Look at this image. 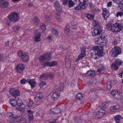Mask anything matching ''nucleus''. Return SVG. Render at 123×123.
Masks as SVG:
<instances>
[{"label":"nucleus","instance_id":"1","mask_svg":"<svg viewBox=\"0 0 123 123\" xmlns=\"http://www.w3.org/2000/svg\"><path fill=\"white\" fill-rule=\"evenodd\" d=\"M91 55L92 57L94 59H96L99 56L103 55V47L102 46L94 47L92 50Z\"/></svg>","mask_w":123,"mask_h":123},{"label":"nucleus","instance_id":"2","mask_svg":"<svg viewBox=\"0 0 123 123\" xmlns=\"http://www.w3.org/2000/svg\"><path fill=\"white\" fill-rule=\"evenodd\" d=\"M107 26L108 28H111V31L116 34L120 31L122 28V25L117 23H116L114 24L108 23Z\"/></svg>","mask_w":123,"mask_h":123},{"label":"nucleus","instance_id":"3","mask_svg":"<svg viewBox=\"0 0 123 123\" xmlns=\"http://www.w3.org/2000/svg\"><path fill=\"white\" fill-rule=\"evenodd\" d=\"M92 23L95 24L94 25L96 26L97 28L95 29L92 32V35L93 36H97L101 34L102 31L101 27H100L99 22L98 21L94 20L93 21Z\"/></svg>","mask_w":123,"mask_h":123},{"label":"nucleus","instance_id":"4","mask_svg":"<svg viewBox=\"0 0 123 123\" xmlns=\"http://www.w3.org/2000/svg\"><path fill=\"white\" fill-rule=\"evenodd\" d=\"M107 37L105 35L102 34L98 38L95 39V43L98 44L105 45L107 41Z\"/></svg>","mask_w":123,"mask_h":123},{"label":"nucleus","instance_id":"5","mask_svg":"<svg viewBox=\"0 0 123 123\" xmlns=\"http://www.w3.org/2000/svg\"><path fill=\"white\" fill-rule=\"evenodd\" d=\"M18 15V14L16 13H12L9 15L8 18L11 22H14L18 20L19 17Z\"/></svg>","mask_w":123,"mask_h":123},{"label":"nucleus","instance_id":"6","mask_svg":"<svg viewBox=\"0 0 123 123\" xmlns=\"http://www.w3.org/2000/svg\"><path fill=\"white\" fill-rule=\"evenodd\" d=\"M52 53L51 51L49 52H48L47 53L45 54H43L40 56L39 58L40 61L41 63H42L43 61L44 60H50L51 59V57L50 56Z\"/></svg>","mask_w":123,"mask_h":123},{"label":"nucleus","instance_id":"7","mask_svg":"<svg viewBox=\"0 0 123 123\" xmlns=\"http://www.w3.org/2000/svg\"><path fill=\"white\" fill-rule=\"evenodd\" d=\"M121 53V49L118 47H116L112 49V55L113 57L117 56L118 55Z\"/></svg>","mask_w":123,"mask_h":123},{"label":"nucleus","instance_id":"8","mask_svg":"<svg viewBox=\"0 0 123 123\" xmlns=\"http://www.w3.org/2000/svg\"><path fill=\"white\" fill-rule=\"evenodd\" d=\"M61 1L63 5H67L68 4L70 7L73 6L74 4L72 0H61Z\"/></svg>","mask_w":123,"mask_h":123},{"label":"nucleus","instance_id":"9","mask_svg":"<svg viewBox=\"0 0 123 123\" xmlns=\"http://www.w3.org/2000/svg\"><path fill=\"white\" fill-rule=\"evenodd\" d=\"M105 113V111L104 109H99L97 112L96 115L97 117L98 118H100L102 117L103 116Z\"/></svg>","mask_w":123,"mask_h":123},{"label":"nucleus","instance_id":"10","mask_svg":"<svg viewBox=\"0 0 123 123\" xmlns=\"http://www.w3.org/2000/svg\"><path fill=\"white\" fill-rule=\"evenodd\" d=\"M54 76V74L50 73L49 74H44L41 75L40 77V79L45 80L46 79L47 77H49L50 78H53Z\"/></svg>","mask_w":123,"mask_h":123},{"label":"nucleus","instance_id":"11","mask_svg":"<svg viewBox=\"0 0 123 123\" xmlns=\"http://www.w3.org/2000/svg\"><path fill=\"white\" fill-rule=\"evenodd\" d=\"M25 68V66L22 64H18L17 66L16 70L18 73H20Z\"/></svg>","mask_w":123,"mask_h":123},{"label":"nucleus","instance_id":"12","mask_svg":"<svg viewBox=\"0 0 123 123\" xmlns=\"http://www.w3.org/2000/svg\"><path fill=\"white\" fill-rule=\"evenodd\" d=\"M9 92L14 97L18 96L19 94V92L18 91L16 90L15 89H11Z\"/></svg>","mask_w":123,"mask_h":123},{"label":"nucleus","instance_id":"13","mask_svg":"<svg viewBox=\"0 0 123 123\" xmlns=\"http://www.w3.org/2000/svg\"><path fill=\"white\" fill-rule=\"evenodd\" d=\"M8 6V2L6 0H0V7L5 8L7 7Z\"/></svg>","mask_w":123,"mask_h":123},{"label":"nucleus","instance_id":"14","mask_svg":"<svg viewBox=\"0 0 123 123\" xmlns=\"http://www.w3.org/2000/svg\"><path fill=\"white\" fill-rule=\"evenodd\" d=\"M61 111V110L59 108H58L56 107L52 109L50 111V113L51 114H58L60 113Z\"/></svg>","mask_w":123,"mask_h":123},{"label":"nucleus","instance_id":"15","mask_svg":"<svg viewBox=\"0 0 123 123\" xmlns=\"http://www.w3.org/2000/svg\"><path fill=\"white\" fill-rule=\"evenodd\" d=\"M28 55L27 53H23L20 57L21 61L24 62L27 61L28 59Z\"/></svg>","mask_w":123,"mask_h":123},{"label":"nucleus","instance_id":"16","mask_svg":"<svg viewBox=\"0 0 123 123\" xmlns=\"http://www.w3.org/2000/svg\"><path fill=\"white\" fill-rule=\"evenodd\" d=\"M102 14L104 19H106L109 15V12L108 11L107 9L106 8H105L103 9Z\"/></svg>","mask_w":123,"mask_h":123},{"label":"nucleus","instance_id":"17","mask_svg":"<svg viewBox=\"0 0 123 123\" xmlns=\"http://www.w3.org/2000/svg\"><path fill=\"white\" fill-rule=\"evenodd\" d=\"M28 82L30 85L31 89H33L35 86L36 81L34 79H28Z\"/></svg>","mask_w":123,"mask_h":123},{"label":"nucleus","instance_id":"18","mask_svg":"<svg viewBox=\"0 0 123 123\" xmlns=\"http://www.w3.org/2000/svg\"><path fill=\"white\" fill-rule=\"evenodd\" d=\"M37 30L34 31V32L35 33V37L34 39L35 41L36 42H38L40 41V33L37 32Z\"/></svg>","mask_w":123,"mask_h":123},{"label":"nucleus","instance_id":"19","mask_svg":"<svg viewBox=\"0 0 123 123\" xmlns=\"http://www.w3.org/2000/svg\"><path fill=\"white\" fill-rule=\"evenodd\" d=\"M22 118H23V116H21L13 118L12 120L15 122H20L22 121Z\"/></svg>","mask_w":123,"mask_h":123},{"label":"nucleus","instance_id":"20","mask_svg":"<svg viewBox=\"0 0 123 123\" xmlns=\"http://www.w3.org/2000/svg\"><path fill=\"white\" fill-rule=\"evenodd\" d=\"M114 118L116 123H120L122 117L119 115H117L115 116Z\"/></svg>","mask_w":123,"mask_h":123},{"label":"nucleus","instance_id":"21","mask_svg":"<svg viewBox=\"0 0 123 123\" xmlns=\"http://www.w3.org/2000/svg\"><path fill=\"white\" fill-rule=\"evenodd\" d=\"M86 74L90 77H94L95 75V72L94 70H90L87 72Z\"/></svg>","mask_w":123,"mask_h":123},{"label":"nucleus","instance_id":"22","mask_svg":"<svg viewBox=\"0 0 123 123\" xmlns=\"http://www.w3.org/2000/svg\"><path fill=\"white\" fill-rule=\"evenodd\" d=\"M32 23L33 25H37L39 24V20L37 17H35L33 19Z\"/></svg>","mask_w":123,"mask_h":123},{"label":"nucleus","instance_id":"23","mask_svg":"<svg viewBox=\"0 0 123 123\" xmlns=\"http://www.w3.org/2000/svg\"><path fill=\"white\" fill-rule=\"evenodd\" d=\"M82 4V2H80L78 4V5L76 7L74 8L75 10H81L82 9H84V6H82L81 4Z\"/></svg>","mask_w":123,"mask_h":123},{"label":"nucleus","instance_id":"24","mask_svg":"<svg viewBox=\"0 0 123 123\" xmlns=\"http://www.w3.org/2000/svg\"><path fill=\"white\" fill-rule=\"evenodd\" d=\"M43 94L42 93L39 92L36 95V97L35 98L37 99L38 101H39L43 97Z\"/></svg>","mask_w":123,"mask_h":123},{"label":"nucleus","instance_id":"25","mask_svg":"<svg viewBox=\"0 0 123 123\" xmlns=\"http://www.w3.org/2000/svg\"><path fill=\"white\" fill-rule=\"evenodd\" d=\"M9 102L10 104L12 106H15L17 105V103H18L17 102V101L16 100V99L15 100L13 99H10Z\"/></svg>","mask_w":123,"mask_h":123},{"label":"nucleus","instance_id":"26","mask_svg":"<svg viewBox=\"0 0 123 123\" xmlns=\"http://www.w3.org/2000/svg\"><path fill=\"white\" fill-rule=\"evenodd\" d=\"M58 93L57 92H54L51 96V98L54 100H56L58 98Z\"/></svg>","mask_w":123,"mask_h":123},{"label":"nucleus","instance_id":"27","mask_svg":"<svg viewBox=\"0 0 123 123\" xmlns=\"http://www.w3.org/2000/svg\"><path fill=\"white\" fill-rule=\"evenodd\" d=\"M27 112L29 114V120H31L33 118V117L32 115L33 112L31 110H28L27 111Z\"/></svg>","mask_w":123,"mask_h":123},{"label":"nucleus","instance_id":"28","mask_svg":"<svg viewBox=\"0 0 123 123\" xmlns=\"http://www.w3.org/2000/svg\"><path fill=\"white\" fill-rule=\"evenodd\" d=\"M123 61L119 59H117L115 61V63L118 66L121 65L123 63Z\"/></svg>","mask_w":123,"mask_h":123},{"label":"nucleus","instance_id":"29","mask_svg":"<svg viewBox=\"0 0 123 123\" xmlns=\"http://www.w3.org/2000/svg\"><path fill=\"white\" fill-rule=\"evenodd\" d=\"M55 8L57 10H58L60 7L59 4L57 1H56L54 4Z\"/></svg>","mask_w":123,"mask_h":123},{"label":"nucleus","instance_id":"30","mask_svg":"<svg viewBox=\"0 0 123 123\" xmlns=\"http://www.w3.org/2000/svg\"><path fill=\"white\" fill-rule=\"evenodd\" d=\"M111 68L112 69L117 70L118 69V67L115 63H113L111 65Z\"/></svg>","mask_w":123,"mask_h":123},{"label":"nucleus","instance_id":"31","mask_svg":"<svg viewBox=\"0 0 123 123\" xmlns=\"http://www.w3.org/2000/svg\"><path fill=\"white\" fill-rule=\"evenodd\" d=\"M117 95L116 96H115V97L117 99L120 100L122 99L123 97L121 93H118Z\"/></svg>","mask_w":123,"mask_h":123},{"label":"nucleus","instance_id":"32","mask_svg":"<svg viewBox=\"0 0 123 123\" xmlns=\"http://www.w3.org/2000/svg\"><path fill=\"white\" fill-rule=\"evenodd\" d=\"M75 97L77 99L81 100L83 98V96L81 94L79 93L76 95V96Z\"/></svg>","mask_w":123,"mask_h":123},{"label":"nucleus","instance_id":"33","mask_svg":"<svg viewBox=\"0 0 123 123\" xmlns=\"http://www.w3.org/2000/svg\"><path fill=\"white\" fill-rule=\"evenodd\" d=\"M19 26L18 25L15 26H14L13 28L14 30V31L15 32H17L19 31Z\"/></svg>","mask_w":123,"mask_h":123},{"label":"nucleus","instance_id":"34","mask_svg":"<svg viewBox=\"0 0 123 123\" xmlns=\"http://www.w3.org/2000/svg\"><path fill=\"white\" fill-rule=\"evenodd\" d=\"M40 26L42 30L43 31H44L46 30L45 25L43 23L40 24Z\"/></svg>","mask_w":123,"mask_h":123},{"label":"nucleus","instance_id":"35","mask_svg":"<svg viewBox=\"0 0 123 123\" xmlns=\"http://www.w3.org/2000/svg\"><path fill=\"white\" fill-rule=\"evenodd\" d=\"M50 67H53L57 64V62L55 61H52L49 62Z\"/></svg>","mask_w":123,"mask_h":123},{"label":"nucleus","instance_id":"36","mask_svg":"<svg viewBox=\"0 0 123 123\" xmlns=\"http://www.w3.org/2000/svg\"><path fill=\"white\" fill-rule=\"evenodd\" d=\"M55 18L58 22L61 21L62 20L60 18V16L59 14H56L55 15Z\"/></svg>","mask_w":123,"mask_h":123},{"label":"nucleus","instance_id":"37","mask_svg":"<svg viewBox=\"0 0 123 123\" xmlns=\"http://www.w3.org/2000/svg\"><path fill=\"white\" fill-rule=\"evenodd\" d=\"M66 58L67 57H66L65 60L66 65V66L68 65V67H69L70 65V60L69 59H67Z\"/></svg>","mask_w":123,"mask_h":123},{"label":"nucleus","instance_id":"38","mask_svg":"<svg viewBox=\"0 0 123 123\" xmlns=\"http://www.w3.org/2000/svg\"><path fill=\"white\" fill-rule=\"evenodd\" d=\"M86 17L88 18V19L90 20H92L94 18L93 16L90 14L88 13L86 15Z\"/></svg>","mask_w":123,"mask_h":123},{"label":"nucleus","instance_id":"39","mask_svg":"<svg viewBox=\"0 0 123 123\" xmlns=\"http://www.w3.org/2000/svg\"><path fill=\"white\" fill-rule=\"evenodd\" d=\"M105 69V68L103 67H99L98 68L97 72L99 73H100L102 71H104Z\"/></svg>","mask_w":123,"mask_h":123},{"label":"nucleus","instance_id":"40","mask_svg":"<svg viewBox=\"0 0 123 123\" xmlns=\"http://www.w3.org/2000/svg\"><path fill=\"white\" fill-rule=\"evenodd\" d=\"M50 62H44L42 64V65L44 67H45L46 66H48L50 67Z\"/></svg>","mask_w":123,"mask_h":123},{"label":"nucleus","instance_id":"41","mask_svg":"<svg viewBox=\"0 0 123 123\" xmlns=\"http://www.w3.org/2000/svg\"><path fill=\"white\" fill-rule=\"evenodd\" d=\"M119 109L118 106L117 105H116L113 106V107L111 108V110H117Z\"/></svg>","mask_w":123,"mask_h":123},{"label":"nucleus","instance_id":"42","mask_svg":"<svg viewBox=\"0 0 123 123\" xmlns=\"http://www.w3.org/2000/svg\"><path fill=\"white\" fill-rule=\"evenodd\" d=\"M69 26L68 25H67L65 27V32L67 34L68 33V32L69 31Z\"/></svg>","mask_w":123,"mask_h":123},{"label":"nucleus","instance_id":"43","mask_svg":"<svg viewBox=\"0 0 123 123\" xmlns=\"http://www.w3.org/2000/svg\"><path fill=\"white\" fill-rule=\"evenodd\" d=\"M86 55V53H83V54H82V53H81L78 56V57L80 59H81L85 56Z\"/></svg>","mask_w":123,"mask_h":123},{"label":"nucleus","instance_id":"44","mask_svg":"<svg viewBox=\"0 0 123 123\" xmlns=\"http://www.w3.org/2000/svg\"><path fill=\"white\" fill-rule=\"evenodd\" d=\"M52 33L53 35L56 36H57L58 35V32L57 31L54 29H52Z\"/></svg>","mask_w":123,"mask_h":123},{"label":"nucleus","instance_id":"45","mask_svg":"<svg viewBox=\"0 0 123 123\" xmlns=\"http://www.w3.org/2000/svg\"><path fill=\"white\" fill-rule=\"evenodd\" d=\"M87 2L86 0H83V3H82V6H84V9H85L86 8V5H87Z\"/></svg>","mask_w":123,"mask_h":123},{"label":"nucleus","instance_id":"46","mask_svg":"<svg viewBox=\"0 0 123 123\" xmlns=\"http://www.w3.org/2000/svg\"><path fill=\"white\" fill-rule=\"evenodd\" d=\"M46 82L45 81H41L40 83L39 86L41 88H42L46 84Z\"/></svg>","mask_w":123,"mask_h":123},{"label":"nucleus","instance_id":"47","mask_svg":"<svg viewBox=\"0 0 123 123\" xmlns=\"http://www.w3.org/2000/svg\"><path fill=\"white\" fill-rule=\"evenodd\" d=\"M20 82L22 84H25L28 82V80H26L25 79H22L21 80Z\"/></svg>","mask_w":123,"mask_h":123},{"label":"nucleus","instance_id":"48","mask_svg":"<svg viewBox=\"0 0 123 123\" xmlns=\"http://www.w3.org/2000/svg\"><path fill=\"white\" fill-rule=\"evenodd\" d=\"M118 92L115 91H113L111 92V94L114 97H115V96H117L118 93Z\"/></svg>","mask_w":123,"mask_h":123},{"label":"nucleus","instance_id":"49","mask_svg":"<svg viewBox=\"0 0 123 123\" xmlns=\"http://www.w3.org/2000/svg\"><path fill=\"white\" fill-rule=\"evenodd\" d=\"M86 47L85 46H84L83 47V48H82L81 50V53L82 54L86 53Z\"/></svg>","mask_w":123,"mask_h":123},{"label":"nucleus","instance_id":"50","mask_svg":"<svg viewBox=\"0 0 123 123\" xmlns=\"http://www.w3.org/2000/svg\"><path fill=\"white\" fill-rule=\"evenodd\" d=\"M116 14V16L118 17L119 16H122L123 14V13L120 12H117Z\"/></svg>","mask_w":123,"mask_h":123},{"label":"nucleus","instance_id":"51","mask_svg":"<svg viewBox=\"0 0 123 123\" xmlns=\"http://www.w3.org/2000/svg\"><path fill=\"white\" fill-rule=\"evenodd\" d=\"M80 117H75L74 118V119L76 123L78 122H80Z\"/></svg>","mask_w":123,"mask_h":123},{"label":"nucleus","instance_id":"52","mask_svg":"<svg viewBox=\"0 0 123 123\" xmlns=\"http://www.w3.org/2000/svg\"><path fill=\"white\" fill-rule=\"evenodd\" d=\"M8 115L9 117L10 118H12V120L13 118H14L15 117H14V115L11 112H10L8 113Z\"/></svg>","mask_w":123,"mask_h":123},{"label":"nucleus","instance_id":"53","mask_svg":"<svg viewBox=\"0 0 123 123\" xmlns=\"http://www.w3.org/2000/svg\"><path fill=\"white\" fill-rule=\"evenodd\" d=\"M18 110L20 111L23 112L25 111L24 107H21L18 109Z\"/></svg>","mask_w":123,"mask_h":123},{"label":"nucleus","instance_id":"54","mask_svg":"<svg viewBox=\"0 0 123 123\" xmlns=\"http://www.w3.org/2000/svg\"><path fill=\"white\" fill-rule=\"evenodd\" d=\"M119 5L120 8V9L121 11H123V4L121 3H119Z\"/></svg>","mask_w":123,"mask_h":123},{"label":"nucleus","instance_id":"55","mask_svg":"<svg viewBox=\"0 0 123 123\" xmlns=\"http://www.w3.org/2000/svg\"><path fill=\"white\" fill-rule=\"evenodd\" d=\"M46 40L48 42H50L52 40V37L50 36H49L47 37L46 38Z\"/></svg>","mask_w":123,"mask_h":123},{"label":"nucleus","instance_id":"56","mask_svg":"<svg viewBox=\"0 0 123 123\" xmlns=\"http://www.w3.org/2000/svg\"><path fill=\"white\" fill-rule=\"evenodd\" d=\"M113 1L114 2L119 4L123 1V0H114Z\"/></svg>","mask_w":123,"mask_h":123},{"label":"nucleus","instance_id":"57","mask_svg":"<svg viewBox=\"0 0 123 123\" xmlns=\"http://www.w3.org/2000/svg\"><path fill=\"white\" fill-rule=\"evenodd\" d=\"M23 53L21 50H19L18 52V55L19 57H21Z\"/></svg>","mask_w":123,"mask_h":123},{"label":"nucleus","instance_id":"58","mask_svg":"<svg viewBox=\"0 0 123 123\" xmlns=\"http://www.w3.org/2000/svg\"><path fill=\"white\" fill-rule=\"evenodd\" d=\"M61 86H60L59 88V90L60 91H61L62 89L63 88V83H61Z\"/></svg>","mask_w":123,"mask_h":123},{"label":"nucleus","instance_id":"59","mask_svg":"<svg viewBox=\"0 0 123 123\" xmlns=\"http://www.w3.org/2000/svg\"><path fill=\"white\" fill-rule=\"evenodd\" d=\"M33 103V102L32 101H30L27 105V106L28 107H29L32 106Z\"/></svg>","mask_w":123,"mask_h":123},{"label":"nucleus","instance_id":"60","mask_svg":"<svg viewBox=\"0 0 123 123\" xmlns=\"http://www.w3.org/2000/svg\"><path fill=\"white\" fill-rule=\"evenodd\" d=\"M45 17L47 20L49 21L50 20V17L49 15H45Z\"/></svg>","mask_w":123,"mask_h":123},{"label":"nucleus","instance_id":"61","mask_svg":"<svg viewBox=\"0 0 123 123\" xmlns=\"http://www.w3.org/2000/svg\"><path fill=\"white\" fill-rule=\"evenodd\" d=\"M17 102H18V103H17V104L19 106H21L23 104L19 100L18 101H17Z\"/></svg>","mask_w":123,"mask_h":123},{"label":"nucleus","instance_id":"62","mask_svg":"<svg viewBox=\"0 0 123 123\" xmlns=\"http://www.w3.org/2000/svg\"><path fill=\"white\" fill-rule=\"evenodd\" d=\"M107 104L106 103H103L102 104V107L104 108H106V105Z\"/></svg>","mask_w":123,"mask_h":123},{"label":"nucleus","instance_id":"63","mask_svg":"<svg viewBox=\"0 0 123 123\" xmlns=\"http://www.w3.org/2000/svg\"><path fill=\"white\" fill-rule=\"evenodd\" d=\"M22 121H23V123H26L27 121V120L26 118L23 117V118L22 119Z\"/></svg>","mask_w":123,"mask_h":123},{"label":"nucleus","instance_id":"64","mask_svg":"<svg viewBox=\"0 0 123 123\" xmlns=\"http://www.w3.org/2000/svg\"><path fill=\"white\" fill-rule=\"evenodd\" d=\"M118 43V41L116 39H114L113 42V43L115 45H117Z\"/></svg>","mask_w":123,"mask_h":123}]
</instances>
